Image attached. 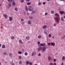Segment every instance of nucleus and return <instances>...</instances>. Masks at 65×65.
Instances as JSON below:
<instances>
[{
  "label": "nucleus",
  "instance_id": "1",
  "mask_svg": "<svg viewBox=\"0 0 65 65\" xmlns=\"http://www.w3.org/2000/svg\"><path fill=\"white\" fill-rule=\"evenodd\" d=\"M28 9L29 11H33L34 10V8L32 6H29L28 7Z\"/></svg>",
  "mask_w": 65,
  "mask_h": 65
},
{
  "label": "nucleus",
  "instance_id": "2",
  "mask_svg": "<svg viewBox=\"0 0 65 65\" xmlns=\"http://www.w3.org/2000/svg\"><path fill=\"white\" fill-rule=\"evenodd\" d=\"M55 20L57 23H58L59 22V21H60V19H59V18L58 17H56L55 19Z\"/></svg>",
  "mask_w": 65,
  "mask_h": 65
},
{
  "label": "nucleus",
  "instance_id": "3",
  "mask_svg": "<svg viewBox=\"0 0 65 65\" xmlns=\"http://www.w3.org/2000/svg\"><path fill=\"white\" fill-rule=\"evenodd\" d=\"M44 33L46 35H47L49 33V31H48L47 30H45L44 31Z\"/></svg>",
  "mask_w": 65,
  "mask_h": 65
},
{
  "label": "nucleus",
  "instance_id": "4",
  "mask_svg": "<svg viewBox=\"0 0 65 65\" xmlns=\"http://www.w3.org/2000/svg\"><path fill=\"white\" fill-rule=\"evenodd\" d=\"M40 44L42 46H46V44L45 43H43V44L41 43Z\"/></svg>",
  "mask_w": 65,
  "mask_h": 65
},
{
  "label": "nucleus",
  "instance_id": "5",
  "mask_svg": "<svg viewBox=\"0 0 65 65\" xmlns=\"http://www.w3.org/2000/svg\"><path fill=\"white\" fill-rule=\"evenodd\" d=\"M51 45L52 46H55V43L54 42H52L51 43Z\"/></svg>",
  "mask_w": 65,
  "mask_h": 65
},
{
  "label": "nucleus",
  "instance_id": "6",
  "mask_svg": "<svg viewBox=\"0 0 65 65\" xmlns=\"http://www.w3.org/2000/svg\"><path fill=\"white\" fill-rule=\"evenodd\" d=\"M36 53L35 52H33L31 55L32 56H35L36 55Z\"/></svg>",
  "mask_w": 65,
  "mask_h": 65
},
{
  "label": "nucleus",
  "instance_id": "7",
  "mask_svg": "<svg viewBox=\"0 0 65 65\" xmlns=\"http://www.w3.org/2000/svg\"><path fill=\"white\" fill-rule=\"evenodd\" d=\"M46 47H44L42 48V50L43 52H45L46 50Z\"/></svg>",
  "mask_w": 65,
  "mask_h": 65
},
{
  "label": "nucleus",
  "instance_id": "8",
  "mask_svg": "<svg viewBox=\"0 0 65 65\" xmlns=\"http://www.w3.org/2000/svg\"><path fill=\"white\" fill-rule=\"evenodd\" d=\"M3 16L4 17L5 19H7V17H8V16H7V15L6 14H4Z\"/></svg>",
  "mask_w": 65,
  "mask_h": 65
},
{
  "label": "nucleus",
  "instance_id": "9",
  "mask_svg": "<svg viewBox=\"0 0 65 65\" xmlns=\"http://www.w3.org/2000/svg\"><path fill=\"white\" fill-rule=\"evenodd\" d=\"M28 24L29 25H31L32 24V22L31 20H29L28 22Z\"/></svg>",
  "mask_w": 65,
  "mask_h": 65
},
{
  "label": "nucleus",
  "instance_id": "10",
  "mask_svg": "<svg viewBox=\"0 0 65 65\" xmlns=\"http://www.w3.org/2000/svg\"><path fill=\"white\" fill-rule=\"evenodd\" d=\"M25 9L26 11H28V6H26L25 7Z\"/></svg>",
  "mask_w": 65,
  "mask_h": 65
},
{
  "label": "nucleus",
  "instance_id": "11",
  "mask_svg": "<svg viewBox=\"0 0 65 65\" xmlns=\"http://www.w3.org/2000/svg\"><path fill=\"white\" fill-rule=\"evenodd\" d=\"M59 12L61 14H63V13L65 14V12H64L63 11H60Z\"/></svg>",
  "mask_w": 65,
  "mask_h": 65
},
{
  "label": "nucleus",
  "instance_id": "12",
  "mask_svg": "<svg viewBox=\"0 0 65 65\" xmlns=\"http://www.w3.org/2000/svg\"><path fill=\"white\" fill-rule=\"evenodd\" d=\"M26 40H29L30 39V37L29 36H26Z\"/></svg>",
  "mask_w": 65,
  "mask_h": 65
},
{
  "label": "nucleus",
  "instance_id": "13",
  "mask_svg": "<svg viewBox=\"0 0 65 65\" xmlns=\"http://www.w3.org/2000/svg\"><path fill=\"white\" fill-rule=\"evenodd\" d=\"M47 28V26L46 25H44L43 27V28L44 29H46V28Z\"/></svg>",
  "mask_w": 65,
  "mask_h": 65
},
{
  "label": "nucleus",
  "instance_id": "14",
  "mask_svg": "<svg viewBox=\"0 0 65 65\" xmlns=\"http://www.w3.org/2000/svg\"><path fill=\"white\" fill-rule=\"evenodd\" d=\"M19 42L20 43H21V44H23V41L21 40H19Z\"/></svg>",
  "mask_w": 65,
  "mask_h": 65
},
{
  "label": "nucleus",
  "instance_id": "15",
  "mask_svg": "<svg viewBox=\"0 0 65 65\" xmlns=\"http://www.w3.org/2000/svg\"><path fill=\"white\" fill-rule=\"evenodd\" d=\"M12 5L13 6H15V2H13L12 3Z\"/></svg>",
  "mask_w": 65,
  "mask_h": 65
},
{
  "label": "nucleus",
  "instance_id": "16",
  "mask_svg": "<svg viewBox=\"0 0 65 65\" xmlns=\"http://www.w3.org/2000/svg\"><path fill=\"white\" fill-rule=\"evenodd\" d=\"M51 56H49L48 57V60H51Z\"/></svg>",
  "mask_w": 65,
  "mask_h": 65
},
{
  "label": "nucleus",
  "instance_id": "17",
  "mask_svg": "<svg viewBox=\"0 0 65 65\" xmlns=\"http://www.w3.org/2000/svg\"><path fill=\"white\" fill-rule=\"evenodd\" d=\"M65 59V56H63L62 57V60L63 61H64Z\"/></svg>",
  "mask_w": 65,
  "mask_h": 65
},
{
  "label": "nucleus",
  "instance_id": "18",
  "mask_svg": "<svg viewBox=\"0 0 65 65\" xmlns=\"http://www.w3.org/2000/svg\"><path fill=\"white\" fill-rule=\"evenodd\" d=\"M15 10L16 11H18V9L17 7H15L14 8Z\"/></svg>",
  "mask_w": 65,
  "mask_h": 65
},
{
  "label": "nucleus",
  "instance_id": "19",
  "mask_svg": "<svg viewBox=\"0 0 65 65\" xmlns=\"http://www.w3.org/2000/svg\"><path fill=\"white\" fill-rule=\"evenodd\" d=\"M61 19L62 21H64V18L63 17H61Z\"/></svg>",
  "mask_w": 65,
  "mask_h": 65
},
{
  "label": "nucleus",
  "instance_id": "20",
  "mask_svg": "<svg viewBox=\"0 0 65 65\" xmlns=\"http://www.w3.org/2000/svg\"><path fill=\"white\" fill-rule=\"evenodd\" d=\"M2 48H5V46L4 45H2Z\"/></svg>",
  "mask_w": 65,
  "mask_h": 65
},
{
  "label": "nucleus",
  "instance_id": "21",
  "mask_svg": "<svg viewBox=\"0 0 65 65\" xmlns=\"http://www.w3.org/2000/svg\"><path fill=\"white\" fill-rule=\"evenodd\" d=\"M9 56H10V57H11H11H12V54H11V53H9Z\"/></svg>",
  "mask_w": 65,
  "mask_h": 65
},
{
  "label": "nucleus",
  "instance_id": "22",
  "mask_svg": "<svg viewBox=\"0 0 65 65\" xmlns=\"http://www.w3.org/2000/svg\"><path fill=\"white\" fill-rule=\"evenodd\" d=\"M62 39H65V35H64L63 37L61 38Z\"/></svg>",
  "mask_w": 65,
  "mask_h": 65
},
{
  "label": "nucleus",
  "instance_id": "23",
  "mask_svg": "<svg viewBox=\"0 0 65 65\" xmlns=\"http://www.w3.org/2000/svg\"><path fill=\"white\" fill-rule=\"evenodd\" d=\"M12 20V17H10L9 18V21H11Z\"/></svg>",
  "mask_w": 65,
  "mask_h": 65
},
{
  "label": "nucleus",
  "instance_id": "24",
  "mask_svg": "<svg viewBox=\"0 0 65 65\" xmlns=\"http://www.w3.org/2000/svg\"><path fill=\"white\" fill-rule=\"evenodd\" d=\"M24 55L25 56H27L28 55V53H27V52H25Z\"/></svg>",
  "mask_w": 65,
  "mask_h": 65
},
{
  "label": "nucleus",
  "instance_id": "25",
  "mask_svg": "<svg viewBox=\"0 0 65 65\" xmlns=\"http://www.w3.org/2000/svg\"><path fill=\"white\" fill-rule=\"evenodd\" d=\"M55 16H57V17H59V15L58 13H56L55 14Z\"/></svg>",
  "mask_w": 65,
  "mask_h": 65
},
{
  "label": "nucleus",
  "instance_id": "26",
  "mask_svg": "<svg viewBox=\"0 0 65 65\" xmlns=\"http://www.w3.org/2000/svg\"><path fill=\"white\" fill-rule=\"evenodd\" d=\"M3 54L4 56H6L7 55V53L6 52H4L3 53Z\"/></svg>",
  "mask_w": 65,
  "mask_h": 65
},
{
  "label": "nucleus",
  "instance_id": "27",
  "mask_svg": "<svg viewBox=\"0 0 65 65\" xmlns=\"http://www.w3.org/2000/svg\"><path fill=\"white\" fill-rule=\"evenodd\" d=\"M49 38H51L52 37V35L51 34H50L48 35Z\"/></svg>",
  "mask_w": 65,
  "mask_h": 65
},
{
  "label": "nucleus",
  "instance_id": "28",
  "mask_svg": "<svg viewBox=\"0 0 65 65\" xmlns=\"http://www.w3.org/2000/svg\"><path fill=\"white\" fill-rule=\"evenodd\" d=\"M11 39H12V40L14 39V37L13 36H12L11 37Z\"/></svg>",
  "mask_w": 65,
  "mask_h": 65
},
{
  "label": "nucleus",
  "instance_id": "29",
  "mask_svg": "<svg viewBox=\"0 0 65 65\" xmlns=\"http://www.w3.org/2000/svg\"><path fill=\"white\" fill-rule=\"evenodd\" d=\"M38 38H39V39H40L41 38V35H39L38 36Z\"/></svg>",
  "mask_w": 65,
  "mask_h": 65
},
{
  "label": "nucleus",
  "instance_id": "30",
  "mask_svg": "<svg viewBox=\"0 0 65 65\" xmlns=\"http://www.w3.org/2000/svg\"><path fill=\"white\" fill-rule=\"evenodd\" d=\"M32 11V13H31L32 14H34V13H35V11L33 10Z\"/></svg>",
  "mask_w": 65,
  "mask_h": 65
},
{
  "label": "nucleus",
  "instance_id": "31",
  "mask_svg": "<svg viewBox=\"0 0 65 65\" xmlns=\"http://www.w3.org/2000/svg\"><path fill=\"white\" fill-rule=\"evenodd\" d=\"M51 14H54V11L53 10H52L51 12Z\"/></svg>",
  "mask_w": 65,
  "mask_h": 65
},
{
  "label": "nucleus",
  "instance_id": "32",
  "mask_svg": "<svg viewBox=\"0 0 65 65\" xmlns=\"http://www.w3.org/2000/svg\"><path fill=\"white\" fill-rule=\"evenodd\" d=\"M22 52L21 51H19L18 52V54H22Z\"/></svg>",
  "mask_w": 65,
  "mask_h": 65
},
{
  "label": "nucleus",
  "instance_id": "33",
  "mask_svg": "<svg viewBox=\"0 0 65 65\" xmlns=\"http://www.w3.org/2000/svg\"><path fill=\"white\" fill-rule=\"evenodd\" d=\"M41 48L40 47L39 48H38V51H40V50H41Z\"/></svg>",
  "mask_w": 65,
  "mask_h": 65
},
{
  "label": "nucleus",
  "instance_id": "34",
  "mask_svg": "<svg viewBox=\"0 0 65 65\" xmlns=\"http://www.w3.org/2000/svg\"><path fill=\"white\" fill-rule=\"evenodd\" d=\"M38 5H41V3L40 2H39L38 3Z\"/></svg>",
  "mask_w": 65,
  "mask_h": 65
},
{
  "label": "nucleus",
  "instance_id": "35",
  "mask_svg": "<svg viewBox=\"0 0 65 65\" xmlns=\"http://www.w3.org/2000/svg\"><path fill=\"white\" fill-rule=\"evenodd\" d=\"M57 23H55L53 25V26H54L55 27V26H57Z\"/></svg>",
  "mask_w": 65,
  "mask_h": 65
},
{
  "label": "nucleus",
  "instance_id": "36",
  "mask_svg": "<svg viewBox=\"0 0 65 65\" xmlns=\"http://www.w3.org/2000/svg\"><path fill=\"white\" fill-rule=\"evenodd\" d=\"M19 59H21V58H22V56H19L18 57Z\"/></svg>",
  "mask_w": 65,
  "mask_h": 65
},
{
  "label": "nucleus",
  "instance_id": "37",
  "mask_svg": "<svg viewBox=\"0 0 65 65\" xmlns=\"http://www.w3.org/2000/svg\"><path fill=\"white\" fill-rule=\"evenodd\" d=\"M21 1L22 3H23V2H24V0H21Z\"/></svg>",
  "mask_w": 65,
  "mask_h": 65
},
{
  "label": "nucleus",
  "instance_id": "38",
  "mask_svg": "<svg viewBox=\"0 0 65 65\" xmlns=\"http://www.w3.org/2000/svg\"><path fill=\"white\" fill-rule=\"evenodd\" d=\"M29 63V61H27L26 62V64H28Z\"/></svg>",
  "mask_w": 65,
  "mask_h": 65
},
{
  "label": "nucleus",
  "instance_id": "39",
  "mask_svg": "<svg viewBox=\"0 0 65 65\" xmlns=\"http://www.w3.org/2000/svg\"><path fill=\"white\" fill-rule=\"evenodd\" d=\"M30 4H31L30 3H28L27 4V5H30Z\"/></svg>",
  "mask_w": 65,
  "mask_h": 65
},
{
  "label": "nucleus",
  "instance_id": "40",
  "mask_svg": "<svg viewBox=\"0 0 65 65\" xmlns=\"http://www.w3.org/2000/svg\"><path fill=\"white\" fill-rule=\"evenodd\" d=\"M29 64L30 65H31L32 64V63L31 62H29Z\"/></svg>",
  "mask_w": 65,
  "mask_h": 65
},
{
  "label": "nucleus",
  "instance_id": "41",
  "mask_svg": "<svg viewBox=\"0 0 65 65\" xmlns=\"http://www.w3.org/2000/svg\"><path fill=\"white\" fill-rule=\"evenodd\" d=\"M8 5L10 7H11V4L10 3Z\"/></svg>",
  "mask_w": 65,
  "mask_h": 65
},
{
  "label": "nucleus",
  "instance_id": "42",
  "mask_svg": "<svg viewBox=\"0 0 65 65\" xmlns=\"http://www.w3.org/2000/svg\"><path fill=\"white\" fill-rule=\"evenodd\" d=\"M19 63L20 64H22V61H20L19 62Z\"/></svg>",
  "mask_w": 65,
  "mask_h": 65
},
{
  "label": "nucleus",
  "instance_id": "43",
  "mask_svg": "<svg viewBox=\"0 0 65 65\" xmlns=\"http://www.w3.org/2000/svg\"><path fill=\"white\" fill-rule=\"evenodd\" d=\"M48 14V13L46 12L45 13V15H47Z\"/></svg>",
  "mask_w": 65,
  "mask_h": 65
},
{
  "label": "nucleus",
  "instance_id": "44",
  "mask_svg": "<svg viewBox=\"0 0 65 65\" xmlns=\"http://www.w3.org/2000/svg\"><path fill=\"white\" fill-rule=\"evenodd\" d=\"M12 0H8V1L9 2H12Z\"/></svg>",
  "mask_w": 65,
  "mask_h": 65
},
{
  "label": "nucleus",
  "instance_id": "45",
  "mask_svg": "<svg viewBox=\"0 0 65 65\" xmlns=\"http://www.w3.org/2000/svg\"><path fill=\"white\" fill-rule=\"evenodd\" d=\"M53 61L54 62H56V59H54L53 60Z\"/></svg>",
  "mask_w": 65,
  "mask_h": 65
},
{
  "label": "nucleus",
  "instance_id": "46",
  "mask_svg": "<svg viewBox=\"0 0 65 65\" xmlns=\"http://www.w3.org/2000/svg\"><path fill=\"white\" fill-rule=\"evenodd\" d=\"M29 18H30V19H32L33 17H29Z\"/></svg>",
  "mask_w": 65,
  "mask_h": 65
},
{
  "label": "nucleus",
  "instance_id": "47",
  "mask_svg": "<svg viewBox=\"0 0 65 65\" xmlns=\"http://www.w3.org/2000/svg\"><path fill=\"white\" fill-rule=\"evenodd\" d=\"M50 65H53V63H50Z\"/></svg>",
  "mask_w": 65,
  "mask_h": 65
},
{
  "label": "nucleus",
  "instance_id": "48",
  "mask_svg": "<svg viewBox=\"0 0 65 65\" xmlns=\"http://www.w3.org/2000/svg\"><path fill=\"white\" fill-rule=\"evenodd\" d=\"M48 45H51V43H48Z\"/></svg>",
  "mask_w": 65,
  "mask_h": 65
},
{
  "label": "nucleus",
  "instance_id": "49",
  "mask_svg": "<svg viewBox=\"0 0 65 65\" xmlns=\"http://www.w3.org/2000/svg\"><path fill=\"white\" fill-rule=\"evenodd\" d=\"M61 65H64V63L62 62L61 63Z\"/></svg>",
  "mask_w": 65,
  "mask_h": 65
},
{
  "label": "nucleus",
  "instance_id": "50",
  "mask_svg": "<svg viewBox=\"0 0 65 65\" xmlns=\"http://www.w3.org/2000/svg\"><path fill=\"white\" fill-rule=\"evenodd\" d=\"M21 24H22V25H23L24 24V23L23 22H22L21 23Z\"/></svg>",
  "mask_w": 65,
  "mask_h": 65
},
{
  "label": "nucleus",
  "instance_id": "51",
  "mask_svg": "<svg viewBox=\"0 0 65 65\" xmlns=\"http://www.w3.org/2000/svg\"><path fill=\"white\" fill-rule=\"evenodd\" d=\"M40 42H38V44H40Z\"/></svg>",
  "mask_w": 65,
  "mask_h": 65
},
{
  "label": "nucleus",
  "instance_id": "52",
  "mask_svg": "<svg viewBox=\"0 0 65 65\" xmlns=\"http://www.w3.org/2000/svg\"><path fill=\"white\" fill-rule=\"evenodd\" d=\"M43 5H45V2H43Z\"/></svg>",
  "mask_w": 65,
  "mask_h": 65
},
{
  "label": "nucleus",
  "instance_id": "53",
  "mask_svg": "<svg viewBox=\"0 0 65 65\" xmlns=\"http://www.w3.org/2000/svg\"><path fill=\"white\" fill-rule=\"evenodd\" d=\"M53 65H56V63H54L53 64Z\"/></svg>",
  "mask_w": 65,
  "mask_h": 65
},
{
  "label": "nucleus",
  "instance_id": "54",
  "mask_svg": "<svg viewBox=\"0 0 65 65\" xmlns=\"http://www.w3.org/2000/svg\"><path fill=\"white\" fill-rule=\"evenodd\" d=\"M21 21H22V22L23 21H24V19H22L21 20Z\"/></svg>",
  "mask_w": 65,
  "mask_h": 65
},
{
  "label": "nucleus",
  "instance_id": "55",
  "mask_svg": "<svg viewBox=\"0 0 65 65\" xmlns=\"http://www.w3.org/2000/svg\"><path fill=\"white\" fill-rule=\"evenodd\" d=\"M11 65H15L14 63H11Z\"/></svg>",
  "mask_w": 65,
  "mask_h": 65
},
{
  "label": "nucleus",
  "instance_id": "56",
  "mask_svg": "<svg viewBox=\"0 0 65 65\" xmlns=\"http://www.w3.org/2000/svg\"><path fill=\"white\" fill-rule=\"evenodd\" d=\"M41 56V54H40V53H39L38 55V56Z\"/></svg>",
  "mask_w": 65,
  "mask_h": 65
},
{
  "label": "nucleus",
  "instance_id": "57",
  "mask_svg": "<svg viewBox=\"0 0 65 65\" xmlns=\"http://www.w3.org/2000/svg\"><path fill=\"white\" fill-rule=\"evenodd\" d=\"M26 1H28V2H29V1H30V0H26Z\"/></svg>",
  "mask_w": 65,
  "mask_h": 65
},
{
  "label": "nucleus",
  "instance_id": "58",
  "mask_svg": "<svg viewBox=\"0 0 65 65\" xmlns=\"http://www.w3.org/2000/svg\"><path fill=\"white\" fill-rule=\"evenodd\" d=\"M60 1H64V2L65 1V0H60Z\"/></svg>",
  "mask_w": 65,
  "mask_h": 65
},
{
  "label": "nucleus",
  "instance_id": "59",
  "mask_svg": "<svg viewBox=\"0 0 65 65\" xmlns=\"http://www.w3.org/2000/svg\"><path fill=\"white\" fill-rule=\"evenodd\" d=\"M2 45L1 44H0V47H1Z\"/></svg>",
  "mask_w": 65,
  "mask_h": 65
},
{
  "label": "nucleus",
  "instance_id": "60",
  "mask_svg": "<svg viewBox=\"0 0 65 65\" xmlns=\"http://www.w3.org/2000/svg\"><path fill=\"white\" fill-rule=\"evenodd\" d=\"M63 18L64 19H65V15H64L63 17Z\"/></svg>",
  "mask_w": 65,
  "mask_h": 65
},
{
  "label": "nucleus",
  "instance_id": "61",
  "mask_svg": "<svg viewBox=\"0 0 65 65\" xmlns=\"http://www.w3.org/2000/svg\"><path fill=\"white\" fill-rule=\"evenodd\" d=\"M2 28H3V27H2V26L1 27V28L2 29Z\"/></svg>",
  "mask_w": 65,
  "mask_h": 65
},
{
  "label": "nucleus",
  "instance_id": "62",
  "mask_svg": "<svg viewBox=\"0 0 65 65\" xmlns=\"http://www.w3.org/2000/svg\"><path fill=\"white\" fill-rule=\"evenodd\" d=\"M2 6V4H0V6Z\"/></svg>",
  "mask_w": 65,
  "mask_h": 65
},
{
  "label": "nucleus",
  "instance_id": "63",
  "mask_svg": "<svg viewBox=\"0 0 65 65\" xmlns=\"http://www.w3.org/2000/svg\"><path fill=\"white\" fill-rule=\"evenodd\" d=\"M52 38H54V37H53Z\"/></svg>",
  "mask_w": 65,
  "mask_h": 65
},
{
  "label": "nucleus",
  "instance_id": "64",
  "mask_svg": "<svg viewBox=\"0 0 65 65\" xmlns=\"http://www.w3.org/2000/svg\"><path fill=\"white\" fill-rule=\"evenodd\" d=\"M35 65H38L37 64H35Z\"/></svg>",
  "mask_w": 65,
  "mask_h": 65
}]
</instances>
